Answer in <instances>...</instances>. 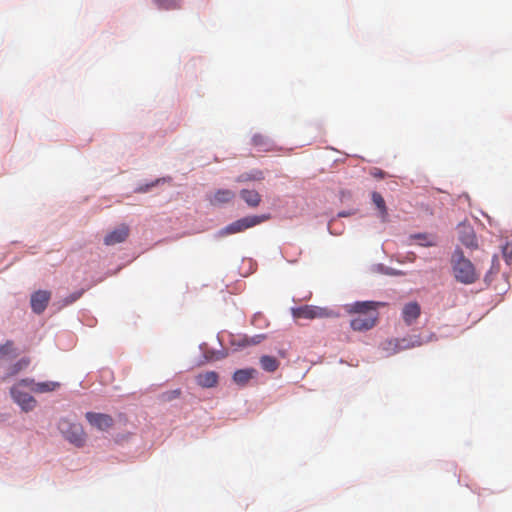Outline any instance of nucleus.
<instances>
[{
    "instance_id": "obj_1",
    "label": "nucleus",
    "mask_w": 512,
    "mask_h": 512,
    "mask_svg": "<svg viewBox=\"0 0 512 512\" xmlns=\"http://www.w3.org/2000/svg\"><path fill=\"white\" fill-rule=\"evenodd\" d=\"M384 305L381 302L363 301L355 302L346 307L349 314H355L350 321V327L354 331L362 332L372 329L378 320V307Z\"/></svg>"
},
{
    "instance_id": "obj_2",
    "label": "nucleus",
    "mask_w": 512,
    "mask_h": 512,
    "mask_svg": "<svg viewBox=\"0 0 512 512\" xmlns=\"http://www.w3.org/2000/svg\"><path fill=\"white\" fill-rule=\"evenodd\" d=\"M451 266L455 279L463 284H473L479 279L474 264L464 256L460 249H456L451 257Z\"/></svg>"
},
{
    "instance_id": "obj_3",
    "label": "nucleus",
    "mask_w": 512,
    "mask_h": 512,
    "mask_svg": "<svg viewBox=\"0 0 512 512\" xmlns=\"http://www.w3.org/2000/svg\"><path fill=\"white\" fill-rule=\"evenodd\" d=\"M32 383V378H24L17 382L11 389L10 394L13 400L25 412L31 411L36 406V400L25 389L29 390V384Z\"/></svg>"
},
{
    "instance_id": "obj_4",
    "label": "nucleus",
    "mask_w": 512,
    "mask_h": 512,
    "mask_svg": "<svg viewBox=\"0 0 512 512\" xmlns=\"http://www.w3.org/2000/svg\"><path fill=\"white\" fill-rule=\"evenodd\" d=\"M58 429L70 443L76 447H82L86 441V434L79 423H74L68 419H61L58 423Z\"/></svg>"
},
{
    "instance_id": "obj_5",
    "label": "nucleus",
    "mask_w": 512,
    "mask_h": 512,
    "mask_svg": "<svg viewBox=\"0 0 512 512\" xmlns=\"http://www.w3.org/2000/svg\"><path fill=\"white\" fill-rule=\"evenodd\" d=\"M422 340L420 336H409L401 339H392L385 343L384 349L389 351L390 353H397L402 350L411 349L414 347H419L422 345Z\"/></svg>"
},
{
    "instance_id": "obj_6",
    "label": "nucleus",
    "mask_w": 512,
    "mask_h": 512,
    "mask_svg": "<svg viewBox=\"0 0 512 512\" xmlns=\"http://www.w3.org/2000/svg\"><path fill=\"white\" fill-rule=\"evenodd\" d=\"M293 315L296 318L315 319L329 317L330 312L325 308L305 305L293 310Z\"/></svg>"
},
{
    "instance_id": "obj_7",
    "label": "nucleus",
    "mask_w": 512,
    "mask_h": 512,
    "mask_svg": "<svg viewBox=\"0 0 512 512\" xmlns=\"http://www.w3.org/2000/svg\"><path fill=\"white\" fill-rule=\"evenodd\" d=\"M89 424L101 431H106L114 424L113 418L104 413L87 412L85 415Z\"/></svg>"
},
{
    "instance_id": "obj_8",
    "label": "nucleus",
    "mask_w": 512,
    "mask_h": 512,
    "mask_svg": "<svg viewBox=\"0 0 512 512\" xmlns=\"http://www.w3.org/2000/svg\"><path fill=\"white\" fill-rule=\"evenodd\" d=\"M51 293L47 290H38L31 295V308L34 313L41 314L47 307Z\"/></svg>"
},
{
    "instance_id": "obj_9",
    "label": "nucleus",
    "mask_w": 512,
    "mask_h": 512,
    "mask_svg": "<svg viewBox=\"0 0 512 512\" xmlns=\"http://www.w3.org/2000/svg\"><path fill=\"white\" fill-rule=\"evenodd\" d=\"M128 235V226L122 224L105 236L104 243L108 246L122 243L127 239Z\"/></svg>"
},
{
    "instance_id": "obj_10",
    "label": "nucleus",
    "mask_w": 512,
    "mask_h": 512,
    "mask_svg": "<svg viewBox=\"0 0 512 512\" xmlns=\"http://www.w3.org/2000/svg\"><path fill=\"white\" fill-rule=\"evenodd\" d=\"M420 306L417 302L406 304L402 311L403 320L407 325H411L420 316Z\"/></svg>"
},
{
    "instance_id": "obj_11",
    "label": "nucleus",
    "mask_w": 512,
    "mask_h": 512,
    "mask_svg": "<svg viewBox=\"0 0 512 512\" xmlns=\"http://www.w3.org/2000/svg\"><path fill=\"white\" fill-rule=\"evenodd\" d=\"M219 376L215 371H207L196 376V383L203 388L215 387Z\"/></svg>"
},
{
    "instance_id": "obj_12",
    "label": "nucleus",
    "mask_w": 512,
    "mask_h": 512,
    "mask_svg": "<svg viewBox=\"0 0 512 512\" xmlns=\"http://www.w3.org/2000/svg\"><path fill=\"white\" fill-rule=\"evenodd\" d=\"M17 356L13 341L8 340L0 346V367H4L8 360Z\"/></svg>"
},
{
    "instance_id": "obj_13",
    "label": "nucleus",
    "mask_w": 512,
    "mask_h": 512,
    "mask_svg": "<svg viewBox=\"0 0 512 512\" xmlns=\"http://www.w3.org/2000/svg\"><path fill=\"white\" fill-rule=\"evenodd\" d=\"M30 365V358L23 357L19 359L13 365H10L6 368L5 375L2 377V381H5L7 378L17 375L19 372L27 369Z\"/></svg>"
},
{
    "instance_id": "obj_14",
    "label": "nucleus",
    "mask_w": 512,
    "mask_h": 512,
    "mask_svg": "<svg viewBox=\"0 0 512 512\" xmlns=\"http://www.w3.org/2000/svg\"><path fill=\"white\" fill-rule=\"evenodd\" d=\"M235 198V193L229 189H219L209 199L213 205L225 204L231 202Z\"/></svg>"
},
{
    "instance_id": "obj_15",
    "label": "nucleus",
    "mask_w": 512,
    "mask_h": 512,
    "mask_svg": "<svg viewBox=\"0 0 512 512\" xmlns=\"http://www.w3.org/2000/svg\"><path fill=\"white\" fill-rule=\"evenodd\" d=\"M252 144L262 152L274 151L276 149L274 143L262 134H255L252 137Z\"/></svg>"
},
{
    "instance_id": "obj_16",
    "label": "nucleus",
    "mask_w": 512,
    "mask_h": 512,
    "mask_svg": "<svg viewBox=\"0 0 512 512\" xmlns=\"http://www.w3.org/2000/svg\"><path fill=\"white\" fill-rule=\"evenodd\" d=\"M241 199L251 208H256L261 203V195L256 190L243 189L240 191Z\"/></svg>"
},
{
    "instance_id": "obj_17",
    "label": "nucleus",
    "mask_w": 512,
    "mask_h": 512,
    "mask_svg": "<svg viewBox=\"0 0 512 512\" xmlns=\"http://www.w3.org/2000/svg\"><path fill=\"white\" fill-rule=\"evenodd\" d=\"M59 387L58 382L47 381V382H39L36 383L34 379H32V383L29 384V391L35 393H46L52 392Z\"/></svg>"
},
{
    "instance_id": "obj_18",
    "label": "nucleus",
    "mask_w": 512,
    "mask_h": 512,
    "mask_svg": "<svg viewBox=\"0 0 512 512\" xmlns=\"http://www.w3.org/2000/svg\"><path fill=\"white\" fill-rule=\"evenodd\" d=\"M257 371L253 368L237 370L233 375V380L238 385H246L254 377Z\"/></svg>"
},
{
    "instance_id": "obj_19",
    "label": "nucleus",
    "mask_w": 512,
    "mask_h": 512,
    "mask_svg": "<svg viewBox=\"0 0 512 512\" xmlns=\"http://www.w3.org/2000/svg\"><path fill=\"white\" fill-rule=\"evenodd\" d=\"M264 178H265V176H264L263 171H261L259 169H254L250 172L242 173L241 175H239L236 178V181L239 183L252 182V181L259 182V181L264 180Z\"/></svg>"
},
{
    "instance_id": "obj_20",
    "label": "nucleus",
    "mask_w": 512,
    "mask_h": 512,
    "mask_svg": "<svg viewBox=\"0 0 512 512\" xmlns=\"http://www.w3.org/2000/svg\"><path fill=\"white\" fill-rule=\"evenodd\" d=\"M270 219L269 214L253 215L241 218L244 230L252 228Z\"/></svg>"
},
{
    "instance_id": "obj_21",
    "label": "nucleus",
    "mask_w": 512,
    "mask_h": 512,
    "mask_svg": "<svg viewBox=\"0 0 512 512\" xmlns=\"http://www.w3.org/2000/svg\"><path fill=\"white\" fill-rule=\"evenodd\" d=\"M372 201L375 204V206L378 208V210L380 212L381 219L383 221H386L387 217H388V211H387V207L385 204V200L382 197V195L378 192H373L372 193Z\"/></svg>"
},
{
    "instance_id": "obj_22",
    "label": "nucleus",
    "mask_w": 512,
    "mask_h": 512,
    "mask_svg": "<svg viewBox=\"0 0 512 512\" xmlns=\"http://www.w3.org/2000/svg\"><path fill=\"white\" fill-rule=\"evenodd\" d=\"M260 364L262 369L267 372L276 371L280 365L279 361L275 357L269 355L262 356L260 358Z\"/></svg>"
},
{
    "instance_id": "obj_23",
    "label": "nucleus",
    "mask_w": 512,
    "mask_h": 512,
    "mask_svg": "<svg viewBox=\"0 0 512 512\" xmlns=\"http://www.w3.org/2000/svg\"><path fill=\"white\" fill-rule=\"evenodd\" d=\"M242 231H245L244 227H243V223H242L241 219H238V220L234 221L233 223L229 224L228 226H226L225 228H223L220 231V235L225 236V235L239 233Z\"/></svg>"
},
{
    "instance_id": "obj_24",
    "label": "nucleus",
    "mask_w": 512,
    "mask_h": 512,
    "mask_svg": "<svg viewBox=\"0 0 512 512\" xmlns=\"http://www.w3.org/2000/svg\"><path fill=\"white\" fill-rule=\"evenodd\" d=\"M153 2L161 9L174 10L181 7V0H153Z\"/></svg>"
},
{
    "instance_id": "obj_25",
    "label": "nucleus",
    "mask_w": 512,
    "mask_h": 512,
    "mask_svg": "<svg viewBox=\"0 0 512 512\" xmlns=\"http://www.w3.org/2000/svg\"><path fill=\"white\" fill-rule=\"evenodd\" d=\"M411 238L416 239L419 241V244L421 246H433L435 245V239L431 235L425 234V233H419L412 235Z\"/></svg>"
},
{
    "instance_id": "obj_26",
    "label": "nucleus",
    "mask_w": 512,
    "mask_h": 512,
    "mask_svg": "<svg viewBox=\"0 0 512 512\" xmlns=\"http://www.w3.org/2000/svg\"><path fill=\"white\" fill-rule=\"evenodd\" d=\"M460 240L463 245H465L468 248H475L477 247V240L473 233V231H469L468 233L462 235L460 237Z\"/></svg>"
},
{
    "instance_id": "obj_27",
    "label": "nucleus",
    "mask_w": 512,
    "mask_h": 512,
    "mask_svg": "<svg viewBox=\"0 0 512 512\" xmlns=\"http://www.w3.org/2000/svg\"><path fill=\"white\" fill-rule=\"evenodd\" d=\"M502 256L507 263V265L512 264V243H506L502 247Z\"/></svg>"
},
{
    "instance_id": "obj_28",
    "label": "nucleus",
    "mask_w": 512,
    "mask_h": 512,
    "mask_svg": "<svg viewBox=\"0 0 512 512\" xmlns=\"http://www.w3.org/2000/svg\"><path fill=\"white\" fill-rule=\"evenodd\" d=\"M83 294V291H76L62 300V306H67L77 301Z\"/></svg>"
},
{
    "instance_id": "obj_29",
    "label": "nucleus",
    "mask_w": 512,
    "mask_h": 512,
    "mask_svg": "<svg viewBox=\"0 0 512 512\" xmlns=\"http://www.w3.org/2000/svg\"><path fill=\"white\" fill-rule=\"evenodd\" d=\"M181 391L179 389L168 391L163 393L162 399L165 401H171L173 399H176L180 396Z\"/></svg>"
},
{
    "instance_id": "obj_30",
    "label": "nucleus",
    "mask_w": 512,
    "mask_h": 512,
    "mask_svg": "<svg viewBox=\"0 0 512 512\" xmlns=\"http://www.w3.org/2000/svg\"><path fill=\"white\" fill-rule=\"evenodd\" d=\"M262 339H264V335H257L255 338L251 340V344H258Z\"/></svg>"
},
{
    "instance_id": "obj_31",
    "label": "nucleus",
    "mask_w": 512,
    "mask_h": 512,
    "mask_svg": "<svg viewBox=\"0 0 512 512\" xmlns=\"http://www.w3.org/2000/svg\"><path fill=\"white\" fill-rule=\"evenodd\" d=\"M347 215H348V213H346V212H341V213H339V216H340V217H345V216H347Z\"/></svg>"
}]
</instances>
